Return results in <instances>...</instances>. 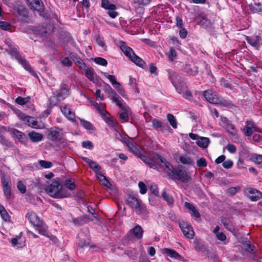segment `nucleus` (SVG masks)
Wrapping results in <instances>:
<instances>
[{"label": "nucleus", "mask_w": 262, "mask_h": 262, "mask_svg": "<svg viewBox=\"0 0 262 262\" xmlns=\"http://www.w3.org/2000/svg\"><path fill=\"white\" fill-rule=\"evenodd\" d=\"M173 180L187 183L191 180V177L182 165L173 167L170 163L164 164V170Z\"/></svg>", "instance_id": "nucleus-1"}, {"label": "nucleus", "mask_w": 262, "mask_h": 262, "mask_svg": "<svg viewBox=\"0 0 262 262\" xmlns=\"http://www.w3.org/2000/svg\"><path fill=\"white\" fill-rule=\"evenodd\" d=\"M45 191L51 197L62 199L68 198L70 194L62 188V186L58 181L54 180L45 188Z\"/></svg>", "instance_id": "nucleus-2"}, {"label": "nucleus", "mask_w": 262, "mask_h": 262, "mask_svg": "<svg viewBox=\"0 0 262 262\" xmlns=\"http://www.w3.org/2000/svg\"><path fill=\"white\" fill-rule=\"evenodd\" d=\"M69 86L66 83H61L60 89L50 97L49 104L50 106L56 105L58 103L66 99L69 95Z\"/></svg>", "instance_id": "nucleus-3"}, {"label": "nucleus", "mask_w": 262, "mask_h": 262, "mask_svg": "<svg viewBox=\"0 0 262 262\" xmlns=\"http://www.w3.org/2000/svg\"><path fill=\"white\" fill-rule=\"evenodd\" d=\"M139 158L150 168L157 169L158 164L164 170V164H166L165 160L157 153H154L152 157L145 155H140Z\"/></svg>", "instance_id": "nucleus-4"}, {"label": "nucleus", "mask_w": 262, "mask_h": 262, "mask_svg": "<svg viewBox=\"0 0 262 262\" xmlns=\"http://www.w3.org/2000/svg\"><path fill=\"white\" fill-rule=\"evenodd\" d=\"M123 44L120 46V49L122 52L136 65L144 69V67L146 66L145 62L135 54L131 48L126 46L125 42H123Z\"/></svg>", "instance_id": "nucleus-5"}, {"label": "nucleus", "mask_w": 262, "mask_h": 262, "mask_svg": "<svg viewBox=\"0 0 262 262\" xmlns=\"http://www.w3.org/2000/svg\"><path fill=\"white\" fill-rule=\"evenodd\" d=\"M6 51L10 55L14 56L15 58L22 65V66L26 70L29 71L33 76L36 77H37L36 73L32 69L29 63L25 59L23 58L21 56L17 50L15 48H12L10 47V49L9 50L7 49Z\"/></svg>", "instance_id": "nucleus-6"}, {"label": "nucleus", "mask_w": 262, "mask_h": 262, "mask_svg": "<svg viewBox=\"0 0 262 262\" xmlns=\"http://www.w3.org/2000/svg\"><path fill=\"white\" fill-rule=\"evenodd\" d=\"M166 71L168 73V79L175 87L176 91L179 93L182 94L183 90L182 86L179 84L181 80L178 73L171 69L167 70Z\"/></svg>", "instance_id": "nucleus-7"}, {"label": "nucleus", "mask_w": 262, "mask_h": 262, "mask_svg": "<svg viewBox=\"0 0 262 262\" xmlns=\"http://www.w3.org/2000/svg\"><path fill=\"white\" fill-rule=\"evenodd\" d=\"M143 233L142 228L138 225L128 232L125 236V238L128 242H133L135 238L140 239L142 238Z\"/></svg>", "instance_id": "nucleus-8"}, {"label": "nucleus", "mask_w": 262, "mask_h": 262, "mask_svg": "<svg viewBox=\"0 0 262 262\" xmlns=\"http://www.w3.org/2000/svg\"><path fill=\"white\" fill-rule=\"evenodd\" d=\"M62 129L59 127H51L48 130L47 138L52 141H60L63 142L61 137Z\"/></svg>", "instance_id": "nucleus-9"}, {"label": "nucleus", "mask_w": 262, "mask_h": 262, "mask_svg": "<svg viewBox=\"0 0 262 262\" xmlns=\"http://www.w3.org/2000/svg\"><path fill=\"white\" fill-rule=\"evenodd\" d=\"M203 96L205 99L213 104H219L223 103L219 99L218 95L215 92L211 90H207L204 91Z\"/></svg>", "instance_id": "nucleus-10"}, {"label": "nucleus", "mask_w": 262, "mask_h": 262, "mask_svg": "<svg viewBox=\"0 0 262 262\" xmlns=\"http://www.w3.org/2000/svg\"><path fill=\"white\" fill-rule=\"evenodd\" d=\"M28 5L31 8L37 11L39 13L40 15L46 19L49 18L48 16L46 14H43V4L41 0H33L28 4Z\"/></svg>", "instance_id": "nucleus-11"}, {"label": "nucleus", "mask_w": 262, "mask_h": 262, "mask_svg": "<svg viewBox=\"0 0 262 262\" xmlns=\"http://www.w3.org/2000/svg\"><path fill=\"white\" fill-rule=\"evenodd\" d=\"M179 226L183 233V234L188 238L192 239L194 234V232L192 227L184 222L179 223Z\"/></svg>", "instance_id": "nucleus-12"}, {"label": "nucleus", "mask_w": 262, "mask_h": 262, "mask_svg": "<svg viewBox=\"0 0 262 262\" xmlns=\"http://www.w3.org/2000/svg\"><path fill=\"white\" fill-rule=\"evenodd\" d=\"M245 192L247 196L252 201H256L262 198V192L254 188H247Z\"/></svg>", "instance_id": "nucleus-13"}, {"label": "nucleus", "mask_w": 262, "mask_h": 262, "mask_svg": "<svg viewBox=\"0 0 262 262\" xmlns=\"http://www.w3.org/2000/svg\"><path fill=\"white\" fill-rule=\"evenodd\" d=\"M246 40L248 43L254 47L256 50H259L261 45V37L258 35L246 36Z\"/></svg>", "instance_id": "nucleus-14"}, {"label": "nucleus", "mask_w": 262, "mask_h": 262, "mask_svg": "<svg viewBox=\"0 0 262 262\" xmlns=\"http://www.w3.org/2000/svg\"><path fill=\"white\" fill-rule=\"evenodd\" d=\"M26 217L28 218L30 223L35 226H38L42 224V221L33 212H28L26 215Z\"/></svg>", "instance_id": "nucleus-15"}, {"label": "nucleus", "mask_w": 262, "mask_h": 262, "mask_svg": "<svg viewBox=\"0 0 262 262\" xmlns=\"http://www.w3.org/2000/svg\"><path fill=\"white\" fill-rule=\"evenodd\" d=\"M27 124L32 128L36 129H42L45 127L44 124L41 122H38L33 117L27 118Z\"/></svg>", "instance_id": "nucleus-16"}, {"label": "nucleus", "mask_w": 262, "mask_h": 262, "mask_svg": "<svg viewBox=\"0 0 262 262\" xmlns=\"http://www.w3.org/2000/svg\"><path fill=\"white\" fill-rule=\"evenodd\" d=\"M83 161L86 163L89 167L95 172H98L101 169V167L95 161H92L88 158L82 157Z\"/></svg>", "instance_id": "nucleus-17"}, {"label": "nucleus", "mask_w": 262, "mask_h": 262, "mask_svg": "<svg viewBox=\"0 0 262 262\" xmlns=\"http://www.w3.org/2000/svg\"><path fill=\"white\" fill-rule=\"evenodd\" d=\"M12 133L20 142L27 146L28 140L25 134L17 129H13Z\"/></svg>", "instance_id": "nucleus-18"}, {"label": "nucleus", "mask_w": 262, "mask_h": 262, "mask_svg": "<svg viewBox=\"0 0 262 262\" xmlns=\"http://www.w3.org/2000/svg\"><path fill=\"white\" fill-rule=\"evenodd\" d=\"M60 110L62 114L69 120L72 121L74 120L75 116L73 112L72 111L71 109L67 106L63 107L61 106Z\"/></svg>", "instance_id": "nucleus-19"}, {"label": "nucleus", "mask_w": 262, "mask_h": 262, "mask_svg": "<svg viewBox=\"0 0 262 262\" xmlns=\"http://www.w3.org/2000/svg\"><path fill=\"white\" fill-rule=\"evenodd\" d=\"M184 206L186 208L191 211V215L194 217L195 219L200 218L201 215L200 213L192 204L185 202Z\"/></svg>", "instance_id": "nucleus-20"}, {"label": "nucleus", "mask_w": 262, "mask_h": 262, "mask_svg": "<svg viewBox=\"0 0 262 262\" xmlns=\"http://www.w3.org/2000/svg\"><path fill=\"white\" fill-rule=\"evenodd\" d=\"M184 72L190 76H195L198 73V67L195 66H190L186 65L183 69Z\"/></svg>", "instance_id": "nucleus-21"}, {"label": "nucleus", "mask_w": 262, "mask_h": 262, "mask_svg": "<svg viewBox=\"0 0 262 262\" xmlns=\"http://www.w3.org/2000/svg\"><path fill=\"white\" fill-rule=\"evenodd\" d=\"M163 252L171 258L177 259H182L183 258V257L176 251L170 249L165 248L163 249Z\"/></svg>", "instance_id": "nucleus-22"}, {"label": "nucleus", "mask_w": 262, "mask_h": 262, "mask_svg": "<svg viewBox=\"0 0 262 262\" xmlns=\"http://www.w3.org/2000/svg\"><path fill=\"white\" fill-rule=\"evenodd\" d=\"M28 137L33 142H38L42 139V135L37 133L35 131H32L28 133Z\"/></svg>", "instance_id": "nucleus-23"}, {"label": "nucleus", "mask_w": 262, "mask_h": 262, "mask_svg": "<svg viewBox=\"0 0 262 262\" xmlns=\"http://www.w3.org/2000/svg\"><path fill=\"white\" fill-rule=\"evenodd\" d=\"M210 143L209 138L207 137H200L196 142V145L203 148H207Z\"/></svg>", "instance_id": "nucleus-24"}, {"label": "nucleus", "mask_w": 262, "mask_h": 262, "mask_svg": "<svg viewBox=\"0 0 262 262\" xmlns=\"http://www.w3.org/2000/svg\"><path fill=\"white\" fill-rule=\"evenodd\" d=\"M248 7L249 10L252 13H262V4L259 3L251 4Z\"/></svg>", "instance_id": "nucleus-25"}, {"label": "nucleus", "mask_w": 262, "mask_h": 262, "mask_svg": "<svg viewBox=\"0 0 262 262\" xmlns=\"http://www.w3.org/2000/svg\"><path fill=\"white\" fill-rule=\"evenodd\" d=\"M136 213L140 215L143 219H145L148 217L149 212L144 204H143L136 211Z\"/></svg>", "instance_id": "nucleus-26"}, {"label": "nucleus", "mask_w": 262, "mask_h": 262, "mask_svg": "<svg viewBox=\"0 0 262 262\" xmlns=\"http://www.w3.org/2000/svg\"><path fill=\"white\" fill-rule=\"evenodd\" d=\"M86 219H88L87 215L73 218L72 222L76 226H81L86 223Z\"/></svg>", "instance_id": "nucleus-27"}, {"label": "nucleus", "mask_w": 262, "mask_h": 262, "mask_svg": "<svg viewBox=\"0 0 262 262\" xmlns=\"http://www.w3.org/2000/svg\"><path fill=\"white\" fill-rule=\"evenodd\" d=\"M152 0H133V5L135 8H140L149 5Z\"/></svg>", "instance_id": "nucleus-28"}, {"label": "nucleus", "mask_w": 262, "mask_h": 262, "mask_svg": "<svg viewBox=\"0 0 262 262\" xmlns=\"http://www.w3.org/2000/svg\"><path fill=\"white\" fill-rule=\"evenodd\" d=\"M126 146L129 148V150L136 155L138 158L140 157V155H142L139 149L134 145V143L132 141L128 143V144Z\"/></svg>", "instance_id": "nucleus-29"}, {"label": "nucleus", "mask_w": 262, "mask_h": 262, "mask_svg": "<svg viewBox=\"0 0 262 262\" xmlns=\"http://www.w3.org/2000/svg\"><path fill=\"white\" fill-rule=\"evenodd\" d=\"M112 99L115 102L117 106H118L122 110H125V106L121 103V98L117 95L116 92L112 95Z\"/></svg>", "instance_id": "nucleus-30"}, {"label": "nucleus", "mask_w": 262, "mask_h": 262, "mask_svg": "<svg viewBox=\"0 0 262 262\" xmlns=\"http://www.w3.org/2000/svg\"><path fill=\"white\" fill-rule=\"evenodd\" d=\"M140 201V199H139L138 198L133 196V195H129L128 196L126 202L127 204L131 207L132 208L134 207L135 205L138 204V202Z\"/></svg>", "instance_id": "nucleus-31"}, {"label": "nucleus", "mask_w": 262, "mask_h": 262, "mask_svg": "<svg viewBox=\"0 0 262 262\" xmlns=\"http://www.w3.org/2000/svg\"><path fill=\"white\" fill-rule=\"evenodd\" d=\"M101 6L103 8L109 10H114L116 9V6L110 3L108 0H102Z\"/></svg>", "instance_id": "nucleus-32"}, {"label": "nucleus", "mask_w": 262, "mask_h": 262, "mask_svg": "<svg viewBox=\"0 0 262 262\" xmlns=\"http://www.w3.org/2000/svg\"><path fill=\"white\" fill-rule=\"evenodd\" d=\"M0 142L5 146V149L12 147L13 144L12 142L7 140L5 136L0 134Z\"/></svg>", "instance_id": "nucleus-33"}, {"label": "nucleus", "mask_w": 262, "mask_h": 262, "mask_svg": "<svg viewBox=\"0 0 262 262\" xmlns=\"http://www.w3.org/2000/svg\"><path fill=\"white\" fill-rule=\"evenodd\" d=\"M0 214L2 218L6 222L9 221L10 220V216L8 214L7 210L5 209L4 207L0 205Z\"/></svg>", "instance_id": "nucleus-34"}, {"label": "nucleus", "mask_w": 262, "mask_h": 262, "mask_svg": "<svg viewBox=\"0 0 262 262\" xmlns=\"http://www.w3.org/2000/svg\"><path fill=\"white\" fill-rule=\"evenodd\" d=\"M179 160L183 164L192 165L194 163L193 160L187 155L180 156Z\"/></svg>", "instance_id": "nucleus-35"}, {"label": "nucleus", "mask_w": 262, "mask_h": 262, "mask_svg": "<svg viewBox=\"0 0 262 262\" xmlns=\"http://www.w3.org/2000/svg\"><path fill=\"white\" fill-rule=\"evenodd\" d=\"M167 119L169 122L170 125L173 128L177 127V121L175 117L171 114H167Z\"/></svg>", "instance_id": "nucleus-36"}, {"label": "nucleus", "mask_w": 262, "mask_h": 262, "mask_svg": "<svg viewBox=\"0 0 262 262\" xmlns=\"http://www.w3.org/2000/svg\"><path fill=\"white\" fill-rule=\"evenodd\" d=\"M103 75L107 78L112 85L115 87L116 85H119V82L116 80V77L112 75H110L107 73H103Z\"/></svg>", "instance_id": "nucleus-37"}, {"label": "nucleus", "mask_w": 262, "mask_h": 262, "mask_svg": "<svg viewBox=\"0 0 262 262\" xmlns=\"http://www.w3.org/2000/svg\"><path fill=\"white\" fill-rule=\"evenodd\" d=\"M80 121L81 124L82 125L83 127L88 130H94L95 129L94 125L90 122L86 121L84 119H80Z\"/></svg>", "instance_id": "nucleus-38"}, {"label": "nucleus", "mask_w": 262, "mask_h": 262, "mask_svg": "<svg viewBox=\"0 0 262 262\" xmlns=\"http://www.w3.org/2000/svg\"><path fill=\"white\" fill-rule=\"evenodd\" d=\"M85 70V76L91 81L94 82L95 77L92 69L86 68Z\"/></svg>", "instance_id": "nucleus-39"}, {"label": "nucleus", "mask_w": 262, "mask_h": 262, "mask_svg": "<svg viewBox=\"0 0 262 262\" xmlns=\"http://www.w3.org/2000/svg\"><path fill=\"white\" fill-rule=\"evenodd\" d=\"M195 249L196 251L201 252H205L206 251V248L201 241H197L195 242Z\"/></svg>", "instance_id": "nucleus-40"}, {"label": "nucleus", "mask_w": 262, "mask_h": 262, "mask_svg": "<svg viewBox=\"0 0 262 262\" xmlns=\"http://www.w3.org/2000/svg\"><path fill=\"white\" fill-rule=\"evenodd\" d=\"M36 230L38 231V233L42 235L45 236H48V232L47 230V227L45 225H39L38 226H36Z\"/></svg>", "instance_id": "nucleus-41"}, {"label": "nucleus", "mask_w": 262, "mask_h": 262, "mask_svg": "<svg viewBox=\"0 0 262 262\" xmlns=\"http://www.w3.org/2000/svg\"><path fill=\"white\" fill-rule=\"evenodd\" d=\"M163 199L167 202L169 205H172L174 202L172 196L167 194L165 191H163L162 193Z\"/></svg>", "instance_id": "nucleus-42"}, {"label": "nucleus", "mask_w": 262, "mask_h": 262, "mask_svg": "<svg viewBox=\"0 0 262 262\" xmlns=\"http://www.w3.org/2000/svg\"><path fill=\"white\" fill-rule=\"evenodd\" d=\"M64 184L65 187L70 190H73L75 189V185L71 179H68L66 180Z\"/></svg>", "instance_id": "nucleus-43"}, {"label": "nucleus", "mask_w": 262, "mask_h": 262, "mask_svg": "<svg viewBox=\"0 0 262 262\" xmlns=\"http://www.w3.org/2000/svg\"><path fill=\"white\" fill-rule=\"evenodd\" d=\"M30 100V97L25 98L19 96L15 100V102L20 105H24Z\"/></svg>", "instance_id": "nucleus-44"}, {"label": "nucleus", "mask_w": 262, "mask_h": 262, "mask_svg": "<svg viewBox=\"0 0 262 262\" xmlns=\"http://www.w3.org/2000/svg\"><path fill=\"white\" fill-rule=\"evenodd\" d=\"M94 62L97 64L101 65L102 66H106L107 64V60L102 57H96L94 59Z\"/></svg>", "instance_id": "nucleus-45"}, {"label": "nucleus", "mask_w": 262, "mask_h": 262, "mask_svg": "<svg viewBox=\"0 0 262 262\" xmlns=\"http://www.w3.org/2000/svg\"><path fill=\"white\" fill-rule=\"evenodd\" d=\"M17 188L19 191L23 194L26 192V187L24 182L22 181H18L17 183Z\"/></svg>", "instance_id": "nucleus-46"}, {"label": "nucleus", "mask_w": 262, "mask_h": 262, "mask_svg": "<svg viewBox=\"0 0 262 262\" xmlns=\"http://www.w3.org/2000/svg\"><path fill=\"white\" fill-rule=\"evenodd\" d=\"M98 174L99 176V180L101 181L103 185L105 186L108 187L109 185H111V183L108 181V180L106 179V178L103 176V174L99 172L98 173Z\"/></svg>", "instance_id": "nucleus-47"}, {"label": "nucleus", "mask_w": 262, "mask_h": 262, "mask_svg": "<svg viewBox=\"0 0 262 262\" xmlns=\"http://www.w3.org/2000/svg\"><path fill=\"white\" fill-rule=\"evenodd\" d=\"M226 129L228 132L231 135H234L236 134V130L234 125L231 122L228 123L226 125Z\"/></svg>", "instance_id": "nucleus-48"}, {"label": "nucleus", "mask_w": 262, "mask_h": 262, "mask_svg": "<svg viewBox=\"0 0 262 262\" xmlns=\"http://www.w3.org/2000/svg\"><path fill=\"white\" fill-rule=\"evenodd\" d=\"M241 189L239 186L231 187L227 189V192L231 195H234Z\"/></svg>", "instance_id": "nucleus-49"}, {"label": "nucleus", "mask_w": 262, "mask_h": 262, "mask_svg": "<svg viewBox=\"0 0 262 262\" xmlns=\"http://www.w3.org/2000/svg\"><path fill=\"white\" fill-rule=\"evenodd\" d=\"M207 165V161L204 158H201L196 161V165L199 167H205Z\"/></svg>", "instance_id": "nucleus-50"}, {"label": "nucleus", "mask_w": 262, "mask_h": 262, "mask_svg": "<svg viewBox=\"0 0 262 262\" xmlns=\"http://www.w3.org/2000/svg\"><path fill=\"white\" fill-rule=\"evenodd\" d=\"M152 126L156 129H160L161 128V127L162 126V124L163 122L158 120L156 119H154L152 120Z\"/></svg>", "instance_id": "nucleus-51"}, {"label": "nucleus", "mask_w": 262, "mask_h": 262, "mask_svg": "<svg viewBox=\"0 0 262 262\" xmlns=\"http://www.w3.org/2000/svg\"><path fill=\"white\" fill-rule=\"evenodd\" d=\"M39 165L41 167L45 168H49L52 167V163L51 162L45 160H40L39 162Z\"/></svg>", "instance_id": "nucleus-52"}, {"label": "nucleus", "mask_w": 262, "mask_h": 262, "mask_svg": "<svg viewBox=\"0 0 262 262\" xmlns=\"http://www.w3.org/2000/svg\"><path fill=\"white\" fill-rule=\"evenodd\" d=\"M4 195L7 200L9 199L11 195V189L10 186L3 188Z\"/></svg>", "instance_id": "nucleus-53"}, {"label": "nucleus", "mask_w": 262, "mask_h": 262, "mask_svg": "<svg viewBox=\"0 0 262 262\" xmlns=\"http://www.w3.org/2000/svg\"><path fill=\"white\" fill-rule=\"evenodd\" d=\"M138 186L140 188V192L141 194H145L147 191V187L146 185L143 182H139Z\"/></svg>", "instance_id": "nucleus-54"}, {"label": "nucleus", "mask_w": 262, "mask_h": 262, "mask_svg": "<svg viewBox=\"0 0 262 262\" xmlns=\"http://www.w3.org/2000/svg\"><path fill=\"white\" fill-rule=\"evenodd\" d=\"M77 59L74 62L80 69L84 70L87 68L85 63L80 58H77Z\"/></svg>", "instance_id": "nucleus-55"}, {"label": "nucleus", "mask_w": 262, "mask_h": 262, "mask_svg": "<svg viewBox=\"0 0 262 262\" xmlns=\"http://www.w3.org/2000/svg\"><path fill=\"white\" fill-rule=\"evenodd\" d=\"M82 146L83 148L92 149L94 146L93 143L90 141H86L82 142Z\"/></svg>", "instance_id": "nucleus-56"}, {"label": "nucleus", "mask_w": 262, "mask_h": 262, "mask_svg": "<svg viewBox=\"0 0 262 262\" xmlns=\"http://www.w3.org/2000/svg\"><path fill=\"white\" fill-rule=\"evenodd\" d=\"M119 118L123 120L124 122H127L128 121V115L126 112L118 113Z\"/></svg>", "instance_id": "nucleus-57"}, {"label": "nucleus", "mask_w": 262, "mask_h": 262, "mask_svg": "<svg viewBox=\"0 0 262 262\" xmlns=\"http://www.w3.org/2000/svg\"><path fill=\"white\" fill-rule=\"evenodd\" d=\"M61 63L64 66H67L68 67H70L72 66V61L68 57H64L61 60Z\"/></svg>", "instance_id": "nucleus-58"}, {"label": "nucleus", "mask_w": 262, "mask_h": 262, "mask_svg": "<svg viewBox=\"0 0 262 262\" xmlns=\"http://www.w3.org/2000/svg\"><path fill=\"white\" fill-rule=\"evenodd\" d=\"M11 25L7 21H0V28L3 30H8L10 27Z\"/></svg>", "instance_id": "nucleus-59"}, {"label": "nucleus", "mask_w": 262, "mask_h": 262, "mask_svg": "<svg viewBox=\"0 0 262 262\" xmlns=\"http://www.w3.org/2000/svg\"><path fill=\"white\" fill-rule=\"evenodd\" d=\"M96 41L97 43L101 47H104L105 46V43L104 42L103 38L101 37L99 35H97L96 36Z\"/></svg>", "instance_id": "nucleus-60"}, {"label": "nucleus", "mask_w": 262, "mask_h": 262, "mask_svg": "<svg viewBox=\"0 0 262 262\" xmlns=\"http://www.w3.org/2000/svg\"><path fill=\"white\" fill-rule=\"evenodd\" d=\"M150 191H151V193L155 195H159V191L157 185L155 184H151L150 187Z\"/></svg>", "instance_id": "nucleus-61"}, {"label": "nucleus", "mask_w": 262, "mask_h": 262, "mask_svg": "<svg viewBox=\"0 0 262 262\" xmlns=\"http://www.w3.org/2000/svg\"><path fill=\"white\" fill-rule=\"evenodd\" d=\"M243 131L245 136L249 137L252 134V130L251 127L246 126L243 129Z\"/></svg>", "instance_id": "nucleus-62"}, {"label": "nucleus", "mask_w": 262, "mask_h": 262, "mask_svg": "<svg viewBox=\"0 0 262 262\" xmlns=\"http://www.w3.org/2000/svg\"><path fill=\"white\" fill-rule=\"evenodd\" d=\"M233 162L231 160H227L226 161H224V162L222 163L223 166L226 169H229L232 167L233 166Z\"/></svg>", "instance_id": "nucleus-63"}, {"label": "nucleus", "mask_w": 262, "mask_h": 262, "mask_svg": "<svg viewBox=\"0 0 262 262\" xmlns=\"http://www.w3.org/2000/svg\"><path fill=\"white\" fill-rule=\"evenodd\" d=\"M253 140L255 142L261 143L262 142V136L259 134H255L253 136Z\"/></svg>", "instance_id": "nucleus-64"}]
</instances>
